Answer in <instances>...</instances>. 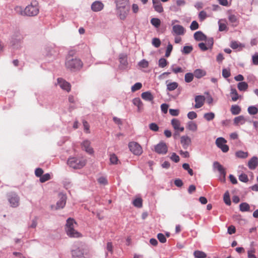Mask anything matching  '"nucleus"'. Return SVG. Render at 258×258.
Listing matches in <instances>:
<instances>
[{"instance_id":"obj_1","label":"nucleus","mask_w":258,"mask_h":258,"mask_svg":"<svg viewBox=\"0 0 258 258\" xmlns=\"http://www.w3.org/2000/svg\"><path fill=\"white\" fill-rule=\"evenodd\" d=\"M15 11L23 16H36L39 12V3L37 1H33L24 9L21 6H17L15 8Z\"/></svg>"},{"instance_id":"obj_2","label":"nucleus","mask_w":258,"mask_h":258,"mask_svg":"<svg viewBox=\"0 0 258 258\" xmlns=\"http://www.w3.org/2000/svg\"><path fill=\"white\" fill-rule=\"evenodd\" d=\"M75 52L70 51L67 55L65 61V66L68 70L76 72L82 69L83 63L78 57L74 56Z\"/></svg>"},{"instance_id":"obj_3","label":"nucleus","mask_w":258,"mask_h":258,"mask_svg":"<svg viewBox=\"0 0 258 258\" xmlns=\"http://www.w3.org/2000/svg\"><path fill=\"white\" fill-rule=\"evenodd\" d=\"M117 14L121 20H124L128 15L130 6L129 0H115Z\"/></svg>"},{"instance_id":"obj_4","label":"nucleus","mask_w":258,"mask_h":258,"mask_svg":"<svg viewBox=\"0 0 258 258\" xmlns=\"http://www.w3.org/2000/svg\"><path fill=\"white\" fill-rule=\"evenodd\" d=\"M88 252L86 245L82 243L75 244L71 250L72 258H87Z\"/></svg>"},{"instance_id":"obj_5","label":"nucleus","mask_w":258,"mask_h":258,"mask_svg":"<svg viewBox=\"0 0 258 258\" xmlns=\"http://www.w3.org/2000/svg\"><path fill=\"white\" fill-rule=\"evenodd\" d=\"M77 225L74 219L69 218L67 220L66 224V231L67 235L70 237L78 238L82 236V234L75 230Z\"/></svg>"},{"instance_id":"obj_6","label":"nucleus","mask_w":258,"mask_h":258,"mask_svg":"<svg viewBox=\"0 0 258 258\" xmlns=\"http://www.w3.org/2000/svg\"><path fill=\"white\" fill-rule=\"evenodd\" d=\"M87 160L83 157H70L68 160V164L74 169H81L85 166Z\"/></svg>"},{"instance_id":"obj_7","label":"nucleus","mask_w":258,"mask_h":258,"mask_svg":"<svg viewBox=\"0 0 258 258\" xmlns=\"http://www.w3.org/2000/svg\"><path fill=\"white\" fill-rule=\"evenodd\" d=\"M128 147L130 151L136 155H140L143 150L142 147L137 142H132L128 144Z\"/></svg>"},{"instance_id":"obj_8","label":"nucleus","mask_w":258,"mask_h":258,"mask_svg":"<svg viewBox=\"0 0 258 258\" xmlns=\"http://www.w3.org/2000/svg\"><path fill=\"white\" fill-rule=\"evenodd\" d=\"M226 140L222 137L218 138L216 140V145L222 152L226 153L229 150V147L226 145Z\"/></svg>"},{"instance_id":"obj_9","label":"nucleus","mask_w":258,"mask_h":258,"mask_svg":"<svg viewBox=\"0 0 258 258\" xmlns=\"http://www.w3.org/2000/svg\"><path fill=\"white\" fill-rule=\"evenodd\" d=\"M59 196L60 198L59 201L57 202L56 206H51L52 209L58 210L63 208L65 206L67 199L66 196L62 194H60Z\"/></svg>"},{"instance_id":"obj_10","label":"nucleus","mask_w":258,"mask_h":258,"mask_svg":"<svg viewBox=\"0 0 258 258\" xmlns=\"http://www.w3.org/2000/svg\"><path fill=\"white\" fill-rule=\"evenodd\" d=\"M8 201L13 207H16L19 205V199L15 193H11L8 195Z\"/></svg>"},{"instance_id":"obj_11","label":"nucleus","mask_w":258,"mask_h":258,"mask_svg":"<svg viewBox=\"0 0 258 258\" xmlns=\"http://www.w3.org/2000/svg\"><path fill=\"white\" fill-rule=\"evenodd\" d=\"M167 146L165 143L161 142L155 147V151L158 154H165L167 152Z\"/></svg>"},{"instance_id":"obj_12","label":"nucleus","mask_w":258,"mask_h":258,"mask_svg":"<svg viewBox=\"0 0 258 258\" xmlns=\"http://www.w3.org/2000/svg\"><path fill=\"white\" fill-rule=\"evenodd\" d=\"M171 123L173 128L176 132H182L184 131V128L183 126H181V122L179 119L173 118L171 120Z\"/></svg>"},{"instance_id":"obj_13","label":"nucleus","mask_w":258,"mask_h":258,"mask_svg":"<svg viewBox=\"0 0 258 258\" xmlns=\"http://www.w3.org/2000/svg\"><path fill=\"white\" fill-rule=\"evenodd\" d=\"M57 83L60 87L67 92H70L71 90V85L69 83L67 82L62 78L57 79Z\"/></svg>"},{"instance_id":"obj_14","label":"nucleus","mask_w":258,"mask_h":258,"mask_svg":"<svg viewBox=\"0 0 258 258\" xmlns=\"http://www.w3.org/2000/svg\"><path fill=\"white\" fill-rule=\"evenodd\" d=\"M205 97L203 95H197L195 97V102L196 104L195 105V108H200L202 107L205 102Z\"/></svg>"},{"instance_id":"obj_15","label":"nucleus","mask_w":258,"mask_h":258,"mask_svg":"<svg viewBox=\"0 0 258 258\" xmlns=\"http://www.w3.org/2000/svg\"><path fill=\"white\" fill-rule=\"evenodd\" d=\"M172 31L175 34L178 35H182L185 32L184 27L180 25H174L172 27Z\"/></svg>"},{"instance_id":"obj_16","label":"nucleus","mask_w":258,"mask_h":258,"mask_svg":"<svg viewBox=\"0 0 258 258\" xmlns=\"http://www.w3.org/2000/svg\"><path fill=\"white\" fill-rule=\"evenodd\" d=\"M104 7V5L100 1H95L91 5V9L94 12L101 11Z\"/></svg>"},{"instance_id":"obj_17","label":"nucleus","mask_w":258,"mask_h":258,"mask_svg":"<svg viewBox=\"0 0 258 258\" xmlns=\"http://www.w3.org/2000/svg\"><path fill=\"white\" fill-rule=\"evenodd\" d=\"M82 147L86 152L91 154L93 153V149L90 146V142L88 140L84 141L82 144Z\"/></svg>"},{"instance_id":"obj_18","label":"nucleus","mask_w":258,"mask_h":258,"mask_svg":"<svg viewBox=\"0 0 258 258\" xmlns=\"http://www.w3.org/2000/svg\"><path fill=\"white\" fill-rule=\"evenodd\" d=\"M180 143L184 149H187L191 143V140L189 137L183 136L180 138Z\"/></svg>"},{"instance_id":"obj_19","label":"nucleus","mask_w":258,"mask_h":258,"mask_svg":"<svg viewBox=\"0 0 258 258\" xmlns=\"http://www.w3.org/2000/svg\"><path fill=\"white\" fill-rule=\"evenodd\" d=\"M258 164V159L256 157L253 156L248 162V167L250 169L253 170L256 168Z\"/></svg>"},{"instance_id":"obj_20","label":"nucleus","mask_w":258,"mask_h":258,"mask_svg":"<svg viewBox=\"0 0 258 258\" xmlns=\"http://www.w3.org/2000/svg\"><path fill=\"white\" fill-rule=\"evenodd\" d=\"M141 97L145 101L153 102L154 100V96L149 92L147 91L142 93Z\"/></svg>"},{"instance_id":"obj_21","label":"nucleus","mask_w":258,"mask_h":258,"mask_svg":"<svg viewBox=\"0 0 258 258\" xmlns=\"http://www.w3.org/2000/svg\"><path fill=\"white\" fill-rule=\"evenodd\" d=\"M213 167L214 169H216L221 174L223 175L224 176H225L226 174V171L223 166L221 165L219 162L218 161L214 162L213 163Z\"/></svg>"},{"instance_id":"obj_22","label":"nucleus","mask_w":258,"mask_h":258,"mask_svg":"<svg viewBox=\"0 0 258 258\" xmlns=\"http://www.w3.org/2000/svg\"><path fill=\"white\" fill-rule=\"evenodd\" d=\"M120 66L122 68H125L127 66V55L125 54H120L119 57Z\"/></svg>"},{"instance_id":"obj_23","label":"nucleus","mask_w":258,"mask_h":258,"mask_svg":"<svg viewBox=\"0 0 258 258\" xmlns=\"http://www.w3.org/2000/svg\"><path fill=\"white\" fill-rule=\"evenodd\" d=\"M152 2L153 7L156 12L160 13L163 12V8L159 0H152Z\"/></svg>"},{"instance_id":"obj_24","label":"nucleus","mask_w":258,"mask_h":258,"mask_svg":"<svg viewBox=\"0 0 258 258\" xmlns=\"http://www.w3.org/2000/svg\"><path fill=\"white\" fill-rule=\"evenodd\" d=\"M233 121L235 125H239L244 124L246 122V119L243 115H240L235 117Z\"/></svg>"},{"instance_id":"obj_25","label":"nucleus","mask_w":258,"mask_h":258,"mask_svg":"<svg viewBox=\"0 0 258 258\" xmlns=\"http://www.w3.org/2000/svg\"><path fill=\"white\" fill-rule=\"evenodd\" d=\"M186 128L192 132H196L198 129V125L193 121H189L187 123Z\"/></svg>"},{"instance_id":"obj_26","label":"nucleus","mask_w":258,"mask_h":258,"mask_svg":"<svg viewBox=\"0 0 258 258\" xmlns=\"http://www.w3.org/2000/svg\"><path fill=\"white\" fill-rule=\"evenodd\" d=\"M194 38L197 41H203L206 39V36L201 31H197L194 34Z\"/></svg>"},{"instance_id":"obj_27","label":"nucleus","mask_w":258,"mask_h":258,"mask_svg":"<svg viewBox=\"0 0 258 258\" xmlns=\"http://www.w3.org/2000/svg\"><path fill=\"white\" fill-rule=\"evenodd\" d=\"M133 103L135 106L138 107L139 111L143 109V103L139 98H134L133 100Z\"/></svg>"},{"instance_id":"obj_28","label":"nucleus","mask_w":258,"mask_h":258,"mask_svg":"<svg viewBox=\"0 0 258 258\" xmlns=\"http://www.w3.org/2000/svg\"><path fill=\"white\" fill-rule=\"evenodd\" d=\"M194 76L197 78L200 79L206 75V72L201 69H197L194 71Z\"/></svg>"},{"instance_id":"obj_29","label":"nucleus","mask_w":258,"mask_h":258,"mask_svg":"<svg viewBox=\"0 0 258 258\" xmlns=\"http://www.w3.org/2000/svg\"><path fill=\"white\" fill-rule=\"evenodd\" d=\"M230 111L232 114L237 115L240 113L241 111V108L238 105H232Z\"/></svg>"},{"instance_id":"obj_30","label":"nucleus","mask_w":258,"mask_h":258,"mask_svg":"<svg viewBox=\"0 0 258 258\" xmlns=\"http://www.w3.org/2000/svg\"><path fill=\"white\" fill-rule=\"evenodd\" d=\"M237 88L241 91H245L248 88V84L245 82H241L238 84Z\"/></svg>"},{"instance_id":"obj_31","label":"nucleus","mask_w":258,"mask_h":258,"mask_svg":"<svg viewBox=\"0 0 258 258\" xmlns=\"http://www.w3.org/2000/svg\"><path fill=\"white\" fill-rule=\"evenodd\" d=\"M240 210L242 212H248L250 211V206L247 203H242L239 205Z\"/></svg>"},{"instance_id":"obj_32","label":"nucleus","mask_w":258,"mask_h":258,"mask_svg":"<svg viewBox=\"0 0 258 258\" xmlns=\"http://www.w3.org/2000/svg\"><path fill=\"white\" fill-rule=\"evenodd\" d=\"M248 153L247 152H243L242 151H238L235 153V156L238 158L244 159L248 157Z\"/></svg>"},{"instance_id":"obj_33","label":"nucleus","mask_w":258,"mask_h":258,"mask_svg":"<svg viewBox=\"0 0 258 258\" xmlns=\"http://www.w3.org/2000/svg\"><path fill=\"white\" fill-rule=\"evenodd\" d=\"M178 86L176 82H172L167 85V89L168 91H171L175 90Z\"/></svg>"},{"instance_id":"obj_34","label":"nucleus","mask_w":258,"mask_h":258,"mask_svg":"<svg viewBox=\"0 0 258 258\" xmlns=\"http://www.w3.org/2000/svg\"><path fill=\"white\" fill-rule=\"evenodd\" d=\"M247 111L250 115H255L258 112V109L254 106H250L248 107Z\"/></svg>"},{"instance_id":"obj_35","label":"nucleus","mask_w":258,"mask_h":258,"mask_svg":"<svg viewBox=\"0 0 258 258\" xmlns=\"http://www.w3.org/2000/svg\"><path fill=\"white\" fill-rule=\"evenodd\" d=\"M13 39L16 41L21 42L23 39V36L19 32H17L13 35Z\"/></svg>"},{"instance_id":"obj_36","label":"nucleus","mask_w":258,"mask_h":258,"mask_svg":"<svg viewBox=\"0 0 258 258\" xmlns=\"http://www.w3.org/2000/svg\"><path fill=\"white\" fill-rule=\"evenodd\" d=\"M194 255L196 258H206L207 254L203 251L196 250L194 252Z\"/></svg>"},{"instance_id":"obj_37","label":"nucleus","mask_w":258,"mask_h":258,"mask_svg":"<svg viewBox=\"0 0 258 258\" xmlns=\"http://www.w3.org/2000/svg\"><path fill=\"white\" fill-rule=\"evenodd\" d=\"M51 178V175L49 173H46L45 174L42 175L39 179L41 183H44L48 180H49Z\"/></svg>"},{"instance_id":"obj_38","label":"nucleus","mask_w":258,"mask_h":258,"mask_svg":"<svg viewBox=\"0 0 258 258\" xmlns=\"http://www.w3.org/2000/svg\"><path fill=\"white\" fill-rule=\"evenodd\" d=\"M231 98L232 101H236L238 99V94L235 89L231 90Z\"/></svg>"},{"instance_id":"obj_39","label":"nucleus","mask_w":258,"mask_h":258,"mask_svg":"<svg viewBox=\"0 0 258 258\" xmlns=\"http://www.w3.org/2000/svg\"><path fill=\"white\" fill-rule=\"evenodd\" d=\"M151 23L156 28H158L161 24V21L158 18H152L151 20Z\"/></svg>"},{"instance_id":"obj_40","label":"nucleus","mask_w":258,"mask_h":258,"mask_svg":"<svg viewBox=\"0 0 258 258\" xmlns=\"http://www.w3.org/2000/svg\"><path fill=\"white\" fill-rule=\"evenodd\" d=\"M204 117L207 121H211L215 117V114L213 112L206 113L204 114Z\"/></svg>"},{"instance_id":"obj_41","label":"nucleus","mask_w":258,"mask_h":258,"mask_svg":"<svg viewBox=\"0 0 258 258\" xmlns=\"http://www.w3.org/2000/svg\"><path fill=\"white\" fill-rule=\"evenodd\" d=\"M182 167L185 170H187L188 174L192 176L194 174V172H193V170L192 169H191L190 167H189V165L188 163H184L182 164Z\"/></svg>"},{"instance_id":"obj_42","label":"nucleus","mask_w":258,"mask_h":258,"mask_svg":"<svg viewBox=\"0 0 258 258\" xmlns=\"http://www.w3.org/2000/svg\"><path fill=\"white\" fill-rule=\"evenodd\" d=\"M194 74L192 73H186L185 75V81L186 83H190L194 79Z\"/></svg>"},{"instance_id":"obj_43","label":"nucleus","mask_w":258,"mask_h":258,"mask_svg":"<svg viewBox=\"0 0 258 258\" xmlns=\"http://www.w3.org/2000/svg\"><path fill=\"white\" fill-rule=\"evenodd\" d=\"M143 201L141 198H137L133 201V205L137 207L141 208L142 207Z\"/></svg>"},{"instance_id":"obj_44","label":"nucleus","mask_w":258,"mask_h":258,"mask_svg":"<svg viewBox=\"0 0 258 258\" xmlns=\"http://www.w3.org/2000/svg\"><path fill=\"white\" fill-rule=\"evenodd\" d=\"M224 201L225 203L227 205H231V200L228 191H226L224 195Z\"/></svg>"},{"instance_id":"obj_45","label":"nucleus","mask_w":258,"mask_h":258,"mask_svg":"<svg viewBox=\"0 0 258 258\" xmlns=\"http://www.w3.org/2000/svg\"><path fill=\"white\" fill-rule=\"evenodd\" d=\"M118 158L116 155L114 154H112L110 156V161L111 164H117L118 162Z\"/></svg>"},{"instance_id":"obj_46","label":"nucleus","mask_w":258,"mask_h":258,"mask_svg":"<svg viewBox=\"0 0 258 258\" xmlns=\"http://www.w3.org/2000/svg\"><path fill=\"white\" fill-rule=\"evenodd\" d=\"M167 61L164 58H161L159 60V67L162 68L165 67L167 65Z\"/></svg>"},{"instance_id":"obj_47","label":"nucleus","mask_w":258,"mask_h":258,"mask_svg":"<svg viewBox=\"0 0 258 258\" xmlns=\"http://www.w3.org/2000/svg\"><path fill=\"white\" fill-rule=\"evenodd\" d=\"M172 49H173L172 45L171 43H169L168 44V45H167V47L166 48V52H165V56L166 57H168L170 56V53L172 50Z\"/></svg>"},{"instance_id":"obj_48","label":"nucleus","mask_w":258,"mask_h":258,"mask_svg":"<svg viewBox=\"0 0 258 258\" xmlns=\"http://www.w3.org/2000/svg\"><path fill=\"white\" fill-rule=\"evenodd\" d=\"M142 87V84L141 83H136L132 87V91L135 92L140 90Z\"/></svg>"},{"instance_id":"obj_49","label":"nucleus","mask_w":258,"mask_h":258,"mask_svg":"<svg viewBox=\"0 0 258 258\" xmlns=\"http://www.w3.org/2000/svg\"><path fill=\"white\" fill-rule=\"evenodd\" d=\"M152 43L155 47L158 48L161 45V41L159 38H154L152 39Z\"/></svg>"},{"instance_id":"obj_50","label":"nucleus","mask_w":258,"mask_h":258,"mask_svg":"<svg viewBox=\"0 0 258 258\" xmlns=\"http://www.w3.org/2000/svg\"><path fill=\"white\" fill-rule=\"evenodd\" d=\"M229 21L233 24H237L238 23L237 17L234 15H230L228 17Z\"/></svg>"},{"instance_id":"obj_51","label":"nucleus","mask_w":258,"mask_h":258,"mask_svg":"<svg viewBox=\"0 0 258 258\" xmlns=\"http://www.w3.org/2000/svg\"><path fill=\"white\" fill-rule=\"evenodd\" d=\"M207 17V15L204 11H201L199 14V18L200 21H203Z\"/></svg>"},{"instance_id":"obj_52","label":"nucleus","mask_w":258,"mask_h":258,"mask_svg":"<svg viewBox=\"0 0 258 258\" xmlns=\"http://www.w3.org/2000/svg\"><path fill=\"white\" fill-rule=\"evenodd\" d=\"M138 65L141 68H146L148 67L149 63L146 60L143 59L139 62Z\"/></svg>"},{"instance_id":"obj_53","label":"nucleus","mask_w":258,"mask_h":258,"mask_svg":"<svg viewBox=\"0 0 258 258\" xmlns=\"http://www.w3.org/2000/svg\"><path fill=\"white\" fill-rule=\"evenodd\" d=\"M192 47L191 46H184L182 52L185 54H188L192 50Z\"/></svg>"},{"instance_id":"obj_54","label":"nucleus","mask_w":258,"mask_h":258,"mask_svg":"<svg viewBox=\"0 0 258 258\" xmlns=\"http://www.w3.org/2000/svg\"><path fill=\"white\" fill-rule=\"evenodd\" d=\"M157 238L159 241L161 243H165L166 241V238L164 235L162 233H159L157 235Z\"/></svg>"},{"instance_id":"obj_55","label":"nucleus","mask_w":258,"mask_h":258,"mask_svg":"<svg viewBox=\"0 0 258 258\" xmlns=\"http://www.w3.org/2000/svg\"><path fill=\"white\" fill-rule=\"evenodd\" d=\"M199 25L198 22L196 21H194L191 22L190 25V29L191 30H195L199 28Z\"/></svg>"},{"instance_id":"obj_56","label":"nucleus","mask_w":258,"mask_h":258,"mask_svg":"<svg viewBox=\"0 0 258 258\" xmlns=\"http://www.w3.org/2000/svg\"><path fill=\"white\" fill-rule=\"evenodd\" d=\"M97 181L100 184L106 185L107 183V179L103 176H101L99 177L97 179Z\"/></svg>"},{"instance_id":"obj_57","label":"nucleus","mask_w":258,"mask_h":258,"mask_svg":"<svg viewBox=\"0 0 258 258\" xmlns=\"http://www.w3.org/2000/svg\"><path fill=\"white\" fill-rule=\"evenodd\" d=\"M187 117L189 119H194L197 117V114L194 111H190L187 114Z\"/></svg>"},{"instance_id":"obj_58","label":"nucleus","mask_w":258,"mask_h":258,"mask_svg":"<svg viewBox=\"0 0 258 258\" xmlns=\"http://www.w3.org/2000/svg\"><path fill=\"white\" fill-rule=\"evenodd\" d=\"M239 179L240 181L244 182H246L248 180L247 175L245 174H241L239 176Z\"/></svg>"},{"instance_id":"obj_59","label":"nucleus","mask_w":258,"mask_h":258,"mask_svg":"<svg viewBox=\"0 0 258 258\" xmlns=\"http://www.w3.org/2000/svg\"><path fill=\"white\" fill-rule=\"evenodd\" d=\"M170 159L175 163L178 162L180 160L179 157L175 153L172 154Z\"/></svg>"},{"instance_id":"obj_60","label":"nucleus","mask_w":258,"mask_h":258,"mask_svg":"<svg viewBox=\"0 0 258 258\" xmlns=\"http://www.w3.org/2000/svg\"><path fill=\"white\" fill-rule=\"evenodd\" d=\"M231 75L230 72L229 70L227 69H224L222 71V76L225 78H227L229 77Z\"/></svg>"},{"instance_id":"obj_61","label":"nucleus","mask_w":258,"mask_h":258,"mask_svg":"<svg viewBox=\"0 0 258 258\" xmlns=\"http://www.w3.org/2000/svg\"><path fill=\"white\" fill-rule=\"evenodd\" d=\"M43 170L40 168H36L35 171V174L37 177H40L43 175Z\"/></svg>"},{"instance_id":"obj_62","label":"nucleus","mask_w":258,"mask_h":258,"mask_svg":"<svg viewBox=\"0 0 258 258\" xmlns=\"http://www.w3.org/2000/svg\"><path fill=\"white\" fill-rule=\"evenodd\" d=\"M149 128L151 130L154 131V132H157L159 130L158 126L155 123H151V124H150Z\"/></svg>"},{"instance_id":"obj_63","label":"nucleus","mask_w":258,"mask_h":258,"mask_svg":"<svg viewBox=\"0 0 258 258\" xmlns=\"http://www.w3.org/2000/svg\"><path fill=\"white\" fill-rule=\"evenodd\" d=\"M169 111L170 114L174 116H177L179 114V111L178 109H170Z\"/></svg>"},{"instance_id":"obj_64","label":"nucleus","mask_w":258,"mask_h":258,"mask_svg":"<svg viewBox=\"0 0 258 258\" xmlns=\"http://www.w3.org/2000/svg\"><path fill=\"white\" fill-rule=\"evenodd\" d=\"M219 24V30L220 31H223L227 29V26L225 23H222L220 21L218 22Z\"/></svg>"}]
</instances>
